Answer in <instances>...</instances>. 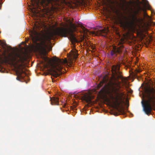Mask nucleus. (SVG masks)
I'll return each instance as SVG.
<instances>
[{
	"label": "nucleus",
	"instance_id": "b1692460",
	"mask_svg": "<svg viewBox=\"0 0 155 155\" xmlns=\"http://www.w3.org/2000/svg\"><path fill=\"white\" fill-rule=\"evenodd\" d=\"M35 12H35L34 13V14H35Z\"/></svg>",
	"mask_w": 155,
	"mask_h": 155
},
{
	"label": "nucleus",
	"instance_id": "4be33fe9",
	"mask_svg": "<svg viewBox=\"0 0 155 155\" xmlns=\"http://www.w3.org/2000/svg\"><path fill=\"white\" fill-rule=\"evenodd\" d=\"M127 68H129V66L128 65V66H127Z\"/></svg>",
	"mask_w": 155,
	"mask_h": 155
},
{
	"label": "nucleus",
	"instance_id": "f257e3e1",
	"mask_svg": "<svg viewBox=\"0 0 155 155\" xmlns=\"http://www.w3.org/2000/svg\"><path fill=\"white\" fill-rule=\"evenodd\" d=\"M120 83L114 81L111 83L109 87L104 84L99 92L101 94L107 93L110 97L115 101L114 104L118 112L114 113L115 116L120 114L124 115L126 114L124 108L121 105L122 103H124V100L125 97L124 94L120 91Z\"/></svg>",
	"mask_w": 155,
	"mask_h": 155
},
{
	"label": "nucleus",
	"instance_id": "9b49d317",
	"mask_svg": "<svg viewBox=\"0 0 155 155\" xmlns=\"http://www.w3.org/2000/svg\"><path fill=\"white\" fill-rule=\"evenodd\" d=\"M50 100L52 105H58L59 104V98L58 97H54L52 98H51Z\"/></svg>",
	"mask_w": 155,
	"mask_h": 155
},
{
	"label": "nucleus",
	"instance_id": "423d86ee",
	"mask_svg": "<svg viewBox=\"0 0 155 155\" xmlns=\"http://www.w3.org/2000/svg\"><path fill=\"white\" fill-rule=\"evenodd\" d=\"M133 18L134 19L132 20L129 21L127 17L124 16L122 14H121L120 15L117 16V20L121 27L124 29H126L133 25L135 21H139L140 20V18L138 19L137 17L135 16H133Z\"/></svg>",
	"mask_w": 155,
	"mask_h": 155
},
{
	"label": "nucleus",
	"instance_id": "39448f33",
	"mask_svg": "<svg viewBox=\"0 0 155 155\" xmlns=\"http://www.w3.org/2000/svg\"><path fill=\"white\" fill-rule=\"evenodd\" d=\"M54 61L55 64L52 66L50 72L51 75L57 78L62 74L61 71L63 68V65L67 63V61L56 58L54 59Z\"/></svg>",
	"mask_w": 155,
	"mask_h": 155
},
{
	"label": "nucleus",
	"instance_id": "9d476101",
	"mask_svg": "<svg viewBox=\"0 0 155 155\" xmlns=\"http://www.w3.org/2000/svg\"><path fill=\"white\" fill-rule=\"evenodd\" d=\"M107 33V30L105 29L98 30L96 31L97 35H101L104 37H106Z\"/></svg>",
	"mask_w": 155,
	"mask_h": 155
},
{
	"label": "nucleus",
	"instance_id": "0eeeda50",
	"mask_svg": "<svg viewBox=\"0 0 155 155\" xmlns=\"http://www.w3.org/2000/svg\"><path fill=\"white\" fill-rule=\"evenodd\" d=\"M6 58L9 61L13 63L15 62L16 63L21 62L23 61V57L19 54L15 53L14 54H9L8 57L5 56Z\"/></svg>",
	"mask_w": 155,
	"mask_h": 155
},
{
	"label": "nucleus",
	"instance_id": "a211bd4d",
	"mask_svg": "<svg viewBox=\"0 0 155 155\" xmlns=\"http://www.w3.org/2000/svg\"><path fill=\"white\" fill-rule=\"evenodd\" d=\"M123 83L124 84H126V82L125 81H123Z\"/></svg>",
	"mask_w": 155,
	"mask_h": 155
},
{
	"label": "nucleus",
	"instance_id": "2eb2a0df",
	"mask_svg": "<svg viewBox=\"0 0 155 155\" xmlns=\"http://www.w3.org/2000/svg\"><path fill=\"white\" fill-rule=\"evenodd\" d=\"M43 59L46 64H49L51 63V60L48 58L47 57H44Z\"/></svg>",
	"mask_w": 155,
	"mask_h": 155
},
{
	"label": "nucleus",
	"instance_id": "ddd939ff",
	"mask_svg": "<svg viewBox=\"0 0 155 155\" xmlns=\"http://www.w3.org/2000/svg\"><path fill=\"white\" fill-rule=\"evenodd\" d=\"M108 81V79H106L105 77H104L103 78V80L102 81H101L100 84H99L97 86V88L99 89L100 87H101L102 85L104 84V83Z\"/></svg>",
	"mask_w": 155,
	"mask_h": 155
},
{
	"label": "nucleus",
	"instance_id": "6e6552de",
	"mask_svg": "<svg viewBox=\"0 0 155 155\" xmlns=\"http://www.w3.org/2000/svg\"><path fill=\"white\" fill-rule=\"evenodd\" d=\"M119 70L120 66L119 65H114L112 67V71L113 74L117 76L118 79H122V77Z\"/></svg>",
	"mask_w": 155,
	"mask_h": 155
},
{
	"label": "nucleus",
	"instance_id": "412c9836",
	"mask_svg": "<svg viewBox=\"0 0 155 155\" xmlns=\"http://www.w3.org/2000/svg\"><path fill=\"white\" fill-rule=\"evenodd\" d=\"M78 55V54H77L76 57H77Z\"/></svg>",
	"mask_w": 155,
	"mask_h": 155
},
{
	"label": "nucleus",
	"instance_id": "f8f14e48",
	"mask_svg": "<svg viewBox=\"0 0 155 155\" xmlns=\"http://www.w3.org/2000/svg\"><path fill=\"white\" fill-rule=\"evenodd\" d=\"M141 72V71L136 69L134 71H131V73L130 72V74L134 78H137V73L140 72Z\"/></svg>",
	"mask_w": 155,
	"mask_h": 155
},
{
	"label": "nucleus",
	"instance_id": "1a4fd4ad",
	"mask_svg": "<svg viewBox=\"0 0 155 155\" xmlns=\"http://www.w3.org/2000/svg\"><path fill=\"white\" fill-rule=\"evenodd\" d=\"M124 48L123 45H121L119 47L116 48L115 47H113V49L112 50L111 54L114 56H116L117 54L121 53L122 51V49Z\"/></svg>",
	"mask_w": 155,
	"mask_h": 155
},
{
	"label": "nucleus",
	"instance_id": "5701e85b",
	"mask_svg": "<svg viewBox=\"0 0 155 155\" xmlns=\"http://www.w3.org/2000/svg\"><path fill=\"white\" fill-rule=\"evenodd\" d=\"M49 39H50V37H49Z\"/></svg>",
	"mask_w": 155,
	"mask_h": 155
},
{
	"label": "nucleus",
	"instance_id": "4468645a",
	"mask_svg": "<svg viewBox=\"0 0 155 155\" xmlns=\"http://www.w3.org/2000/svg\"><path fill=\"white\" fill-rule=\"evenodd\" d=\"M84 100L87 103H90L91 102V97L90 95L85 96L84 97Z\"/></svg>",
	"mask_w": 155,
	"mask_h": 155
},
{
	"label": "nucleus",
	"instance_id": "6ab92c4d",
	"mask_svg": "<svg viewBox=\"0 0 155 155\" xmlns=\"http://www.w3.org/2000/svg\"><path fill=\"white\" fill-rule=\"evenodd\" d=\"M16 79L17 80H19V78L18 77H17V78H16Z\"/></svg>",
	"mask_w": 155,
	"mask_h": 155
},
{
	"label": "nucleus",
	"instance_id": "7ed1b4c3",
	"mask_svg": "<svg viewBox=\"0 0 155 155\" xmlns=\"http://www.w3.org/2000/svg\"><path fill=\"white\" fill-rule=\"evenodd\" d=\"M30 35L33 43L31 45L32 48L35 49L36 51L40 54H46L47 53V48H48L46 40H44L41 42L37 43V41L38 39V33L35 30L31 31Z\"/></svg>",
	"mask_w": 155,
	"mask_h": 155
},
{
	"label": "nucleus",
	"instance_id": "20e7f679",
	"mask_svg": "<svg viewBox=\"0 0 155 155\" xmlns=\"http://www.w3.org/2000/svg\"><path fill=\"white\" fill-rule=\"evenodd\" d=\"M147 100L141 102L143 110L148 115L151 113L152 107L155 106V93L153 91H151V93H148L147 96Z\"/></svg>",
	"mask_w": 155,
	"mask_h": 155
},
{
	"label": "nucleus",
	"instance_id": "dca6fc26",
	"mask_svg": "<svg viewBox=\"0 0 155 155\" xmlns=\"http://www.w3.org/2000/svg\"><path fill=\"white\" fill-rule=\"evenodd\" d=\"M25 74V73L24 71L22 70H21L20 71L18 72V76L21 78H22V77L21 76V74Z\"/></svg>",
	"mask_w": 155,
	"mask_h": 155
},
{
	"label": "nucleus",
	"instance_id": "f3484780",
	"mask_svg": "<svg viewBox=\"0 0 155 155\" xmlns=\"http://www.w3.org/2000/svg\"><path fill=\"white\" fill-rule=\"evenodd\" d=\"M83 30L85 32H87L88 31V30L86 28H84V29H83Z\"/></svg>",
	"mask_w": 155,
	"mask_h": 155
},
{
	"label": "nucleus",
	"instance_id": "f03ea898",
	"mask_svg": "<svg viewBox=\"0 0 155 155\" xmlns=\"http://www.w3.org/2000/svg\"><path fill=\"white\" fill-rule=\"evenodd\" d=\"M69 25L68 29L64 27L57 28L56 29H54L53 32L51 33V35H60L66 37L70 35L68 38L73 45L75 44V43L78 41V40L73 33L76 31V26L75 24L71 22H70Z\"/></svg>",
	"mask_w": 155,
	"mask_h": 155
},
{
	"label": "nucleus",
	"instance_id": "aec40b11",
	"mask_svg": "<svg viewBox=\"0 0 155 155\" xmlns=\"http://www.w3.org/2000/svg\"><path fill=\"white\" fill-rule=\"evenodd\" d=\"M36 0H31L32 1L35 2Z\"/></svg>",
	"mask_w": 155,
	"mask_h": 155
}]
</instances>
